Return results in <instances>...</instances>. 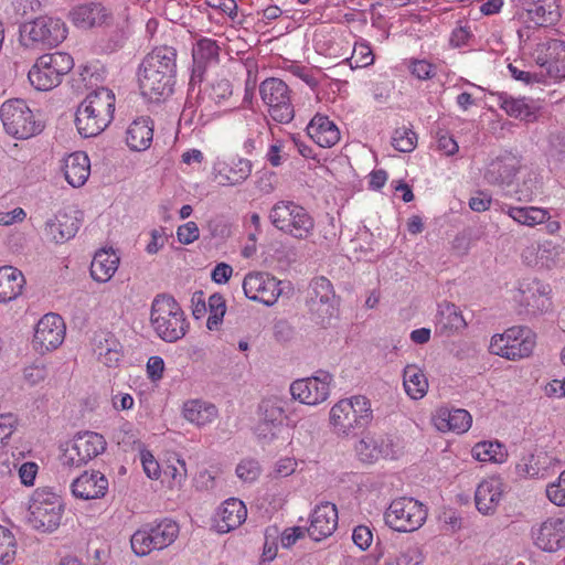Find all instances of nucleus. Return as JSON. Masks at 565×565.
<instances>
[{
	"label": "nucleus",
	"instance_id": "obj_1",
	"mask_svg": "<svg viewBox=\"0 0 565 565\" xmlns=\"http://www.w3.org/2000/svg\"><path fill=\"white\" fill-rule=\"evenodd\" d=\"M177 73V50L172 46H159L141 62L138 82L142 96L153 102L170 96L173 92Z\"/></svg>",
	"mask_w": 565,
	"mask_h": 565
},
{
	"label": "nucleus",
	"instance_id": "obj_2",
	"mask_svg": "<svg viewBox=\"0 0 565 565\" xmlns=\"http://www.w3.org/2000/svg\"><path fill=\"white\" fill-rule=\"evenodd\" d=\"M115 94L106 87L90 92L77 107L75 125L84 138L98 136L114 119Z\"/></svg>",
	"mask_w": 565,
	"mask_h": 565
},
{
	"label": "nucleus",
	"instance_id": "obj_3",
	"mask_svg": "<svg viewBox=\"0 0 565 565\" xmlns=\"http://www.w3.org/2000/svg\"><path fill=\"white\" fill-rule=\"evenodd\" d=\"M150 322L157 335L169 343L182 339L189 329L183 310L172 296L157 295L151 303Z\"/></svg>",
	"mask_w": 565,
	"mask_h": 565
},
{
	"label": "nucleus",
	"instance_id": "obj_4",
	"mask_svg": "<svg viewBox=\"0 0 565 565\" xmlns=\"http://www.w3.org/2000/svg\"><path fill=\"white\" fill-rule=\"evenodd\" d=\"M373 419L371 402L362 395L339 401L330 411V424L337 435H355Z\"/></svg>",
	"mask_w": 565,
	"mask_h": 565
},
{
	"label": "nucleus",
	"instance_id": "obj_5",
	"mask_svg": "<svg viewBox=\"0 0 565 565\" xmlns=\"http://www.w3.org/2000/svg\"><path fill=\"white\" fill-rule=\"evenodd\" d=\"M0 119L4 131L20 140L41 134L44 122L30 109L23 99H9L0 107Z\"/></svg>",
	"mask_w": 565,
	"mask_h": 565
},
{
	"label": "nucleus",
	"instance_id": "obj_6",
	"mask_svg": "<svg viewBox=\"0 0 565 565\" xmlns=\"http://www.w3.org/2000/svg\"><path fill=\"white\" fill-rule=\"evenodd\" d=\"M271 224L279 231L298 239L312 234L315 220L301 205L292 201H278L269 211Z\"/></svg>",
	"mask_w": 565,
	"mask_h": 565
},
{
	"label": "nucleus",
	"instance_id": "obj_7",
	"mask_svg": "<svg viewBox=\"0 0 565 565\" xmlns=\"http://www.w3.org/2000/svg\"><path fill=\"white\" fill-rule=\"evenodd\" d=\"M23 45L33 50L56 47L67 35V28L61 19L40 17L20 28Z\"/></svg>",
	"mask_w": 565,
	"mask_h": 565
},
{
	"label": "nucleus",
	"instance_id": "obj_8",
	"mask_svg": "<svg viewBox=\"0 0 565 565\" xmlns=\"http://www.w3.org/2000/svg\"><path fill=\"white\" fill-rule=\"evenodd\" d=\"M179 535V525L171 519L148 523L137 530L130 544L137 556H146L152 551H161L170 546Z\"/></svg>",
	"mask_w": 565,
	"mask_h": 565
},
{
	"label": "nucleus",
	"instance_id": "obj_9",
	"mask_svg": "<svg viewBox=\"0 0 565 565\" xmlns=\"http://www.w3.org/2000/svg\"><path fill=\"white\" fill-rule=\"evenodd\" d=\"M74 66L73 57L65 52H55L40 56L29 71L31 85L38 90H50L56 87L62 76Z\"/></svg>",
	"mask_w": 565,
	"mask_h": 565
},
{
	"label": "nucleus",
	"instance_id": "obj_10",
	"mask_svg": "<svg viewBox=\"0 0 565 565\" xmlns=\"http://www.w3.org/2000/svg\"><path fill=\"white\" fill-rule=\"evenodd\" d=\"M63 508L60 495L49 489H36L30 500L28 521L38 531L53 532L61 523Z\"/></svg>",
	"mask_w": 565,
	"mask_h": 565
},
{
	"label": "nucleus",
	"instance_id": "obj_11",
	"mask_svg": "<svg viewBox=\"0 0 565 565\" xmlns=\"http://www.w3.org/2000/svg\"><path fill=\"white\" fill-rule=\"evenodd\" d=\"M535 347V337L526 327H512L495 334L490 342L491 353L511 361L527 358Z\"/></svg>",
	"mask_w": 565,
	"mask_h": 565
},
{
	"label": "nucleus",
	"instance_id": "obj_12",
	"mask_svg": "<svg viewBox=\"0 0 565 565\" xmlns=\"http://www.w3.org/2000/svg\"><path fill=\"white\" fill-rule=\"evenodd\" d=\"M427 518V510L419 501L401 497L393 500L384 513V520L394 531L414 532L418 530Z\"/></svg>",
	"mask_w": 565,
	"mask_h": 565
},
{
	"label": "nucleus",
	"instance_id": "obj_13",
	"mask_svg": "<svg viewBox=\"0 0 565 565\" xmlns=\"http://www.w3.org/2000/svg\"><path fill=\"white\" fill-rule=\"evenodd\" d=\"M338 305L331 281L322 276L312 279L308 299L312 319L322 327L330 326L337 318Z\"/></svg>",
	"mask_w": 565,
	"mask_h": 565
},
{
	"label": "nucleus",
	"instance_id": "obj_14",
	"mask_svg": "<svg viewBox=\"0 0 565 565\" xmlns=\"http://www.w3.org/2000/svg\"><path fill=\"white\" fill-rule=\"evenodd\" d=\"M259 93L263 102L269 107L270 117L280 124H288L295 116L294 106L287 84L275 77L262 82Z\"/></svg>",
	"mask_w": 565,
	"mask_h": 565
},
{
	"label": "nucleus",
	"instance_id": "obj_15",
	"mask_svg": "<svg viewBox=\"0 0 565 565\" xmlns=\"http://www.w3.org/2000/svg\"><path fill=\"white\" fill-rule=\"evenodd\" d=\"M106 449V441L100 434L85 431L78 434L72 445L62 455V462L68 467H81Z\"/></svg>",
	"mask_w": 565,
	"mask_h": 565
},
{
	"label": "nucleus",
	"instance_id": "obj_16",
	"mask_svg": "<svg viewBox=\"0 0 565 565\" xmlns=\"http://www.w3.org/2000/svg\"><path fill=\"white\" fill-rule=\"evenodd\" d=\"M280 284V280L268 273L253 271L245 276L243 289L248 299L270 307L281 295Z\"/></svg>",
	"mask_w": 565,
	"mask_h": 565
},
{
	"label": "nucleus",
	"instance_id": "obj_17",
	"mask_svg": "<svg viewBox=\"0 0 565 565\" xmlns=\"http://www.w3.org/2000/svg\"><path fill=\"white\" fill-rule=\"evenodd\" d=\"M65 331V322L60 315H44L35 326L33 348L41 354L57 349L64 341Z\"/></svg>",
	"mask_w": 565,
	"mask_h": 565
},
{
	"label": "nucleus",
	"instance_id": "obj_18",
	"mask_svg": "<svg viewBox=\"0 0 565 565\" xmlns=\"http://www.w3.org/2000/svg\"><path fill=\"white\" fill-rule=\"evenodd\" d=\"M331 375L319 371L317 375L299 379L291 383L292 398L307 405H317L324 402L330 394Z\"/></svg>",
	"mask_w": 565,
	"mask_h": 565
},
{
	"label": "nucleus",
	"instance_id": "obj_19",
	"mask_svg": "<svg viewBox=\"0 0 565 565\" xmlns=\"http://www.w3.org/2000/svg\"><path fill=\"white\" fill-rule=\"evenodd\" d=\"M535 62L546 74L555 79L565 78V42L556 39H546L537 43Z\"/></svg>",
	"mask_w": 565,
	"mask_h": 565
},
{
	"label": "nucleus",
	"instance_id": "obj_20",
	"mask_svg": "<svg viewBox=\"0 0 565 565\" xmlns=\"http://www.w3.org/2000/svg\"><path fill=\"white\" fill-rule=\"evenodd\" d=\"M532 536L537 547L545 552H556L565 546V520L550 518L532 527Z\"/></svg>",
	"mask_w": 565,
	"mask_h": 565
},
{
	"label": "nucleus",
	"instance_id": "obj_21",
	"mask_svg": "<svg viewBox=\"0 0 565 565\" xmlns=\"http://www.w3.org/2000/svg\"><path fill=\"white\" fill-rule=\"evenodd\" d=\"M220 46L212 39L202 38L192 50L193 68L190 79V86L201 84L207 67L217 64L220 60Z\"/></svg>",
	"mask_w": 565,
	"mask_h": 565
},
{
	"label": "nucleus",
	"instance_id": "obj_22",
	"mask_svg": "<svg viewBox=\"0 0 565 565\" xmlns=\"http://www.w3.org/2000/svg\"><path fill=\"white\" fill-rule=\"evenodd\" d=\"M338 510L333 503L324 502L317 505L311 514L309 536L319 542L332 535L338 526Z\"/></svg>",
	"mask_w": 565,
	"mask_h": 565
},
{
	"label": "nucleus",
	"instance_id": "obj_23",
	"mask_svg": "<svg viewBox=\"0 0 565 565\" xmlns=\"http://www.w3.org/2000/svg\"><path fill=\"white\" fill-rule=\"evenodd\" d=\"M519 292V302L533 315L545 312L551 307L548 285H544L536 279L520 282Z\"/></svg>",
	"mask_w": 565,
	"mask_h": 565
},
{
	"label": "nucleus",
	"instance_id": "obj_24",
	"mask_svg": "<svg viewBox=\"0 0 565 565\" xmlns=\"http://www.w3.org/2000/svg\"><path fill=\"white\" fill-rule=\"evenodd\" d=\"M557 461L544 451L523 456L515 466L519 477L545 479L555 472Z\"/></svg>",
	"mask_w": 565,
	"mask_h": 565
},
{
	"label": "nucleus",
	"instance_id": "obj_25",
	"mask_svg": "<svg viewBox=\"0 0 565 565\" xmlns=\"http://www.w3.org/2000/svg\"><path fill=\"white\" fill-rule=\"evenodd\" d=\"M72 493L83 500L103 498L108 490V480L99 471H85L72 482Z\"/></svg>",
	"mask_w": 565,
	"mask_h": 565
},
{
	"label": "nucleus",
	"instance_id": "obj_26",
	"mask_svg": "<svg viewBox=\"0 0 565 565\" xmlns=\"http://www.w3.org/2000/svg\"><path fill=\"white\" fill-rule=\"evenodd\" d=\"M307 134L322 148H331L340 140V131L335 124L319 114L307 126Z\"/></svg>",
	"mask_w": 565,
	"mask_h": 565
},
{
	"label": "nucleus",
	"instance_id": "obj_27",
	"mask_svg": "<svg viewBox=\"0 0 565 565\" xmlns=\"http://www.w3.org/2000/svg\"><path fill=\"white\" fill-rule=\"evenodd\" d=\"M472 423V417L468 411L462 408L449 409L441 407L435 416V426L440 431H455L457 434L466 433Z\"/></svg>",
	"mask_w": 565,
	"mask_h": 565
},
{
	"label": "nucleus",
	"instance_id": "obj_28",
	"mask_svg": "<svg viewBox=\"0 0 565 565\" xmlns=\"http://www.w3.org/2000/svg\"><path fill=\"white\" fill-rule=\"evenodd\" d=\"M523 7L537 25L553 24L561 18L558 0H523Z\"/></svg>",
	"mask_w": 565,
	"mask_h": 565
},
{
	"label": "nucleus",
	"instance_id": "obj_29",
	"mask_svg": "<svg viewBox=\"0 0 565 565\" xmlns=\"http://www.w3.org/2000/svg\"><path fill=\"white\" fill-rule=\"evenodd\" d=\"M63 172L65 180L73 186L84 185L90 173V161L83 151H76L64 160Z\"/></svg>",
	"mask_w": 565,
	"mask_h": 565
},
{
	"label": "nucleus",
	"instance_id": "obj_30",
	"mask_svg": "<svg viewBox=\"0 0 565 565\" xmlns=\"http://www.w3.org/2000/svg\"><path fill=\"white\" fill-rule=\"evenodd\" d=\"M74 214L58 212L54 220L45 223V231L56 243H63L76 235L81 226V220Z\"/></svg>",
	"mask_w": 565,
	"mask_h": 565
},
{
	"label": "nucleus",
	"instance_id": "obj_31",
	"mask_svg": "<svg viewBox=\"0 0 565 565\" xmlns=\"http://www.w3.org/2000/svg\"><path fill=\"white\" fill-rule=\"evenodd\" d=\"M516 172L518 167L513 158L499 157L487 166L483 179L492 185H510Z\"/></svg>",
	"mask_w": 565,
	"mask_h": 565
},
{
	"label": "nucleus",
	"instance_id": "obj_32",
	"mask_svg": "<svg viewBox=\"0 0 565 565\" xmlns=\"http://www.w3.org/2000/svg\"><path fill=\"white\" fill-rule=\"evenodd\" d=\"M502 497V483L499 479L483 480L477 487L475 502L479 512L492 514Z\"/></svg>",
	"mask_w": 565,
	"mask_h": 565
},
{
	"label": "nucleus",
	"instance_id": "obj_33",
	"mask_svg": "<svg viewBox=\"0 0 565 565\" xmlns=\"http://www.w3.org/2000/svg\"><path fill=\"white\" fill-rule=\"evenodd\" d=\"M467 326L459 308L448 301L438 305L436 316V331L440 334L450 335L465 329Z\"/></svg>",
	"mask_w": 565,
	"mask_h": 565
},
{
	"label": "nucleus",
	"instance_id": "obj_34",
	"mask_svg": "<svg viewBox=\"0 0 565 565\" xmlns=\"http://www.w3.org/2000/svg\"><path fill=\"white\" fill-rule=\"evenodd\" d=\"M127 146L134 151L147 150L153 139V122L150 117H139L128 127Z\"/></svg>",
	"mask_w": 565,
	"mask_h": 565
},
{
	"label": "nucleus",
	"instance_id": "obj_35",
	"mask_svg": "<svg viewBox=\"0 0 565 565\" xmlns=\"http://www.w3.org/2000/svg\"><path fill=\"white\" fill-rule=\"evenodd\" d=\"M246 516L247 510L243 501L236 498L227 499L218 511V531L226 533L238 527Z\"/></svg>",
	"mask_w": 565,
	"mask_h": 565
},
{
	"label": "nucleus",
	"instance_id": "obj_36",
	"mask_svg": "<svg viewBox=\"0 0 565 565\" xmlns=\"http://www.w3.org/2000/svg\"><path fill=\"white\" fill-rule=\"evenodd\" d=\"M493 95L498 97L500 108H502L510 117L525 121H532L535 119L536 108L533 100H529L524 97L514 98L505 92H499Z\"/></svg>",
	"mask_w": 565,
	"mask_h": 565
},
{
	"label": "nucleus",
	"instance_id": "obj_37",
	"mask_svg": "<svg viewBox=\"0 0 565 565\" xmlns=\"http://www.w3.org/2000/svg\"><path fill=\"white\" fill-rule=\"evenodd\" d=\"M25 285L21 270L12 266L0 267V302L17 299Z\"/></svg>",
	"mask_w": 565,
	"mask_h": 565
},
{
	"label": "nucleus",
	"instance_id": "obj_38",
	"mask_svg": "<svg viewBox=\"0 0 565 565\" xmlns=\"http://www.w3.org/2000/svg\"><path fill=\"white\" fill-rule=\"evenodd\" d=\"M109 13L99 2H90L74 8L71 12L72 21L82 28H93L106 22Z\"/></svg>",
	"mask_w": 565,
	"mask_h": 565
},
{
	"label": "nucleus",
	"instance_id": "obj_39",
	"mask_svg": "<svg viewBox=\"0 0 565 565\" xmlns=\"http://www.w3.org/2000/svg\"><path fill=\"white\" fill-rule=\"evenodd\" d=\"M119 257L111 250H98L90 264V276L99 282L108 281L116 273Z\"/></svg>",
	"mask_w": 565,
	"mask_h": 565
},
{
	"label": "nucleus",
	"instance_id": "obj_40",
	"mask_svg": "<svg viewBox=\"0 0 565 565\" xmlns=\"http://www.w3.org/2000/svg\"><path fill=\"white\" fill-rule=\"evenodd\" d=\"M184 418L198 426L212 423L217 416V408L200 399L189 401L183 406Z\"/></svg>",
	"mask_w": 565,
	"mask_h": 565
},
{
	"label": "nucleus",
	"instance_id": "obj_41",
	"mask_svg": "<svg viewBox=\"0 0 565 565\" xmlns=\"http://www.w3.org/2000/svg\"><path fill=\"white\" fill-rule=\"evenodd\" d=\"M511 218L521 225L535 226L551 218L550 212L536 206H508L505 211Z\"/></svg>",
	"mask_w": 565,
	"mask_h": 565
},
{
	"label": "nucleus",
	"instance_id": "obj_42",
	"mask_svg": "<svg viewBox=\"0 0 565 565\" xmlns=\"http://www.w3.org/2000/svg\"><path fill=\"white\" fill-rule=\"evenodd\" d=\"M287 406L288 402L278 396L264 398L258 407L260 419L266 423L282 426L286 418Z\"/></svg>",
	"mask_w": 565,
	"mask_h": 565
},
{
	"label": "nucleus",
	"instance_id": "obj_43",
	"mask_svg": "<svg viewBox=\"0 0 565 565\" xmlns=\"http://www.w3.org/2000/svg\"><path fill=\"white\" fill-rule=\"evenodd\" d=\"M404 387L413 399L424 397L428 388V382L423 371L416 365H407L403 373Z\"/></svg>",
	"mask_w": 565,
	"mask_h": 565
},
{
	"label": "nucleus",
	"instance_id": "obj_44",
	"mask_svg": "<svg viewBox=\"0 0 565 565\" xmlns=\"http://www.w3.org/2000/svg\"><path fill=\"white\" fill-rule=\"evenodd\" d=\"M252 172V163L247 159H238L231 166L218 170L220 183L223 185H237L243 183Z\"/></svg>",
	"mask_w": 565,
	"mask_h": 565
},
{
	"label": "nucleus",
	"instance_id": "obj_45",
	"mask_svg": "<svg viewBox=\"0 0 565 565\" xmlns=\"http://www.w3.org/2000/svg\"><path fill=\"white\" fill-rule=\"evenodd\" d=\"M472 456L478 461L503 462L507 458L505 447L498 441H481L473 446Z\"/></svg>",
	"mask_w": 565,
	"mask_h": 565
},
{
	"label": "nucleus",
	"instance_id": "obj_46",
	"mask_svg": "<svg viewBox=\"0 0 565 565\" xmlns=\"http://www.w3.org/2000/svg\"><path fill=\"white\" fill-rule=\"evenodd\" d=\"M355 451L362 462L372 463L382 456V447L371 436H364L356 445Z\"/></svg>",
	"mask_w": 565,
	"mask_h": 565
},
{
	"label": "nucleus",
	"instance_id": "obj_47",
	"mask_svg": "<svg viewBox=\"0 0 565 565\" xmlns=\"http://www.w3.org/2000/svg\"><path fill=\"white\" fill-rule=\"evenodd\" d=\"M508 71L515 81L522 82L525 85H532L535 83H543L545 75L540 72H532L526 70V65L523 61H514L508 65Z\"/></svg>",
	"mask_w": 565,
	"mask_h": 565
},
{
	"label": "nucleus",
	"instance_id": "obj_48",
	"mask_svg": "<svg viewBox=\"0 0 565 565\" xmlns=\"http://www.w3.org/2000/svg\"><path fill=\"white\" fill-rule=\"evenodd\" d=\"M207 305L210 316L206 321V327L209 330H216L226 311L225 299L221 294L215 292L210 296Z\"/></svg>",
	"mask_w": 565,
	"mask_h": 565
},
{
	"label": "nucleus",
	"instance_id": "obj_49",
	"mask_svg": "<svg viewBox=\"0 0 565 565\" xmlns=\"http://www.w3.org/2000/svg\"><path fill=\"white\" fill-rule=\"evenodd\" d=\"M17 542L12 532L0 525V564L9 565L15 558Z\"/></svg>",
	"mask_w": 565,
	"mask_h": 565
},
{
	"label": "nucleus",
	"instance_id": "obj_50",
	"mask_svg": "<svg viewBox=\"0 0 565 565\" xmlns=\"http://www.w3.org/2000/svg\"><path fill=\"white\" fill-rule=\"evenodd\" d=\"M417 143V135L405 127L397 128L392 137V146L401 152H411Z\"/></svg>",
	"mask_w": 565,
	"mask_h": 565
},
{
	"label": "nucleus",
	"instance_id": "obj_51",
	"mask_svg": "<svg viewBox=\"0 0 565 565\" xmlns=\"http://www.w3.org/2000/svg\"><path fill=\"white\" fill-rule=\"evenodd\" d=\"M237 477L244 482H253L260 475L259 462L255 459H243L236 467Z\"/></svg>",
	"mask_w": 565,
	"mask_h": 565
},
{
	"label": "nucleus",
	"instance_id": "obj_52",
	"mask_svg": "<svg viewBox=\"0 0 565 565\" xmlns=\"http://www.w3.org/2000/svg\"><path fill=\"white\" fill-rule=\"evenodd\" d=\"M546 495L555 505L565 507V470L561 472L555 482L547 484Z\"/></svg>",
	"mask_w": 565,
	"mask_h": 565
},
{
	"label": "nucleus",
	"instance_id": "obj_53",
	"mask_svg": "<svg viewBox=\"0 0 565 565\" xmlns=\"http://www.w3.org/2000/svg\"><path fill=\"white\" fill-rule=\"evenodd\" d=\"M281 430L282 426L266 423L265 420L262 419L255 427V434L263 445H269L274 440H276Z\"/></svg>",
	"mask_w": 565,
	"mask_h": 565
},
{
	"label": "nucleus",
	"instance_id": "obj_54",
	"mask_svg": "<svg viewBox=\"0 0 565 565\" xmlns=\"http://www.w3.org/2000/svg\"><path fill=\"white\" fill-rule=\"evenodd\" d=\"M98 355L104 356V363L107 365H111L113 363L118 362L120 353L118 350V343L113 339V337L105 338V343L99 342L98 345Z\"/></svg>",
	"mask_w": 565,
	"mask_h": 565
},
{
	"label": "nucleus",
	"instance_id": "obj_55",
	"mask_svg": "<svg viewBox=\"0 0 565 565\" xmlns=\"http://www.w3.org/2000/svg\"><path fill=\"white\" fill-rule=\"evenodd\" d=\"M233 94L232 84L228 79L222 78L214 82L211 86L210 98L220 104L228 99Z\"/></svg>",
	"mask_w": 565,
	"mask_h": 565
},
{
	"label": "nucleus",
	"instance_id": "obj_56",
	"mask_svg": "<svg viewBox=\"0 0 565 565\" xmlns=\"http://www.w3.org/2000/svg\"><path fill=\"white\" fill-rule=\"evenodd\" d=\"M541 192V185L535 174L530 173L526 179L523 180L522 185L518 189L520 200L531 201L534 195Z\"/></svg>",
	"mask_w": 565,
	"mask_h": 565
},
{
	"label": "nucleus",
	"instance_id": "obj_57",
	"mask_svg": "<svg viewBox=\"0 0 565 565\" xmlns=\"http://www.w3.org/2000/svg\"><path fill=\"white\" fill-rule=\"evenodd\" d=\"M17 428V418L13 414L0 415V446L7 444L8 439L12 436Z\"/></svg>",
	"mask_w": 565,
	"mask_h": 565
},
{
	"label": "nucleus",
	"instance_id": "obj_58",
	"mask_svg": "<svg viewBox=\"0 0 565 565\" xmlns=\"http://www.w3.org/2000/svg\"><path fill=\"white\" fill-rule=\"evenodd\" d=\"M177 236L180 243L188 245L196 241L200 236V231L195 222H188L179 226Z\"/></svg>",
	"mask_w": 565,
	"mask_h": 565
},
{
	"label": "nucleus",
	"instance_id": "obj_59",
	"mask_svg": "<svg viewBox=\"0 0 565 565\" xmlns=\"http://www.w3.org/2000/svg\"><path fill=\"white\" fill-rule=\"evenodd\" d=\"M12 4L15 15L22 19L36 13L41 9L40 0H14Z\"/></svg>",
	"mask_w": 565,
	"mask_h": 565
},
{
	"label": "nucleus",
	"instance_id": "obj_60",
	"mask_svg": "<svg viewBox=\"0 0 565 565\" xmlns=\"http://www.w3.org/2000/svg\"><path fill=\"white\" fill-rule=\"evenodd\" d=\"M352 540L359 548L365 551L370 547L373 541L372 531L369 526L359 525L353 530Z\"/></svg>",
	"mask_w": 565,
	"mask_h": 565
},
{
	"label": "nucleus",
	"instance_id": "obj_61",
	"mask_svg": "<svg viewBox=\"0 0 565 565\" xmlns=\"http://www.w3.org/2000/svg\"><path fill=\"white\" fill-rule=\"evenodd\" d=\"M308 527L292 526L286 529L280 536L281 546L291 547L299 539L303 537Z\"/></svg>",
	"mask_w": 565,
	"mask_h": 565
},
{
	"label": "nucleus",
	"instance_id": "obj_62",
	"mask_svg": "<svg viewBox=\"0 0 565 565\" xmlns=\"http://www.w3.org/2000/svg\"><path fill=\"white\" fill-rule=\"evenodd\" d=\"M411 73L418 79H428L434 76V67L425 60H416L411 64Z\"/></svg>",
	"mask_w": 565,
	"mask_h": 565
},
{
	"label": "nucleus",
	"instance_id": "obj_63",
	"mask_svg": "<svg viewBox=\"0 0 565 565\" xmlns=\"http://www.w3.org/2000/svg\"><path fill=\"white\" fill-rule=\"evenodd\" d=\"M141 462L146 475L152 479L157 480L160 477V467L158 461L149 451L141 452Z\"/></svg>",
	"mask_w": 565,
	"mask_h": 565
},
{
	"label": "nucleus",
	"instance_id": "obj_64",
	"mask_svg": "<svg viewBox=\"0 0 565 565\" xmlns=\"http://www.w3.org/2000/svg\"><path fill=\"white\" fill-rule=\"evenodd\" d=\"M164 371V362L161 356L153 355L148 360L147 372L151 381H158L162 379Z\"/></svg>",
	"mask_w": 565,
	"mask_h": 565
}]
</instances>
